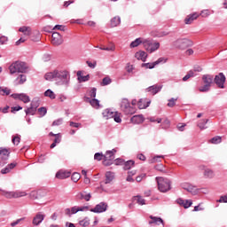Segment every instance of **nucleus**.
Segmentation results:
<instances>
[{
    "mask_svg": "<svg viewBox=\"0 0 227 227\" xmlns=\"http://www.w3.org/2000/svg\"><path fill=\"white\" fill-rule=\"evenodd\" d=\"M156 181L160 192H168V191H171V181H169V179L164 177H156Z\"/></svg>",
    "mask_w": 227,
    "mask_h": 227,
    "instance_id": "nucleus-3",
    "label": "nucleus"
},
{
    "mask_svg": "<svg viewBox=\"0 0 227 227\" xmlns=\"http://www.w3.org/2000/svg\"><path fill=\"white\" fill-rule=\"evenodd\" d=\"M215 82L218 85V88H224V82H226V76L223 73H220L215 77Z\"/></svg>",
    "mask_w": 227,
    "mask_h": 227,
    "instance_id": "nucleus-12",
    "label": "nucleus"
},
{
    "mask_svg": "<svg viewBox=\"0 0 227 227\" xmlns=\"http://www.w3.org/2000/svg\"><path fill=\"white\" fill-rule=\"evenodd\" d=\"M80 226H82V227L90 226V219L84 218L83 220L80 221Z\"/></svg>",
    "mask_w": 227,
    "mask_h": 227,
    "instance_id": "nucleus-46",
    "label": "nucleus"
},
{
    "mask_svg": "<svg viewBox=\"0 0 227 227\" xmlns=\"http://www.w3.org/2000/svg\"><path fill=\"white\" fill-rule=\"evenodd\" d=\"M218 203H227V195L220 197V200H217Z\"/></svg>",
    "mask_w": 227,
    "mask_h": 227,
    "instance_id": "nucleus-63",
    "label": "nucleus"
},
{
    "mask_svg": "<svg viewBox=\"0 0 227 227\" xmlns=\"http://www.w3.org/2000/svg\"><path fill=\"white\" fill-rule=\"evenodd\" d=\"M121 109L125 114H134V113H136V108L130 106V102H129V99L127 98L121 100Z\"/></svg>",
    "mask_w": 227,
    "mask_h": 227,
    "instance_id": "nucleus-8",
    "label": "nucleus"
},
{
    "mask_svg": "<svg viewBox=\"0 0 227 227\" xmlns=\"http://www.w3.org/2000/svg\"><path fill=\"white\" fill-rule=\"evenodd\" d=\"M169 125V120L166 119L161 124V129H168Z\"/></svg>",
    "mask_w": 227,
    "mask_h": 227,
    "instance_id": "nucleus-52",
    "label": "nucleus"
},
{
    "mask_svg": "<svg viewBox=\"0 0 227 227\" xmlns=\"http://www.w3.org/2000/svg\"><path fill=\"white\" fill-rule=\"evenodd\" d=\"M137 59H140L141 61H146V58H148V54L145 51H140L135 54Z\"/></svg>",
    "mask_w": 227,
    "mask_h": 227,
    "instance_id": "nucleus-23",
    "label": "nucleus"
},
{
    "mask_svg": "<svg viewBox=\"0 0 227 227\" xmlns=\"http://www.w3.org/2000/svg\"><path fill=\"white\" fill-rule=\"evenodd\" d=\"M198 17H200V14H198V12L190 14L184 19V23L192 24V22H194V20H196V19H198Z\"/></svg>",
    "mask_w": 227,
    "mask_h": 227,
    "instance_id": "nucleus-20",
    "label": "nucleus"
},
{
    "mask_svg": "<svg viewBox=\"0 0 227 227\" xmlns=\"http://www.w3.org/2000/svg\"><path fill=\"white\" fill-rule=\"evenodd\" d=\"M200 15H201V17H203L204 19H206V17H209V15H210V11H208V10H203V11H201Z\"/></svg>",
    "mask_w": 227,
    "mask_h": 227,
    "instance_id": "nucleus-50",
    "label": "nucleus"
},
{
    "mask_svg": "<svg viewBox=\"0 0 227 227\" xmlns=\"http://www.w3.org/2000/svg\"><path fill=\"white\" fill-rule=\"evenodd\" d=\"M207 123H208V120H201L198 123V127L200 129V130H203V129H207V127H206Z\"/></svg>",
    "mask_w": 227,
    "mask_h": 227,
    "instance_id": "nucleus-41",
    "label": "nucleus"
},
{
    "mask_svg": "<svg viewBox=\"0 0 227 227\" xmlns=\"http://www.w3.org/2000/svg\"><path fill=\"white\" fill-rule=\"evenodd\" d=\"M71 180H73V182L77 183L79 182V180H81V174L74 172L73 173L72 176H71Z\"/></svg>",
    "mask_w": 227,
    "mask_h": 227,
    "instance_id": "nucleus-43",
    "label": "nucleus"
},
{
    "mask_svg": "<svg viewBox=\"0 0 227 227\" xmlns=\"http://www.w3.org/2000/svg\"><path fill=\"white\" fill-rule=\"evenodd\" d=\"M76 199L84 200V201H90L91 200V193H88L87 192H79L76 194Z\"/></svg>",
    "mask_w": 227,
    "mask_h": 227,
    "instance_id": "nucleus-15",
    "label": "nucleus"
},
{
    "mask_svg": "<svg viewBox=\"0 0 227 227\" xmlns=\"http://www.w3.org/2000/svg\"><path fill=\"white\" fill-rule=\"evenodd\" d=\"M19 31L23 33L25 36H30L31 35V27H21Z\"/></svg>",
    "mask_w": 227,
    "mask_h": 227,
    "instance_id": "nucleus-32",
    "label": "nucleus"
},
{
    "mask_svg": "<svg viewBox=\"0 0 227 227\" xmlns=\"http://www.w3.org/2000/svg\"><path fill=\"white\" fill-rule=\"evenodd\" d=\"M12 143H13V145H18L19 143H20V137H14L12 138Z\"/></svg>",
    "mask_w": 227,
    "mask_h": 227,
    "instance_id": "nucleus-62",
    "label": "nucleus"
},
{
    "mask_svg": "<svg viewBox=\"0 0 227 227\" xmlns=\"http://www.w3.org/2000/svg\"><path fill=\"white\" fill-rule=\"evenodd\" d=\"M51 43L53 45H61L63 43V37L58 32L51 35Z\"/></svg>",
    "mask_w": 227,
    "mask_h": 227,
    "instance_id": "nucleus-13",
    "label": "nucleus"
},
{
    "mask_svg": "<svg viewBox=\"0 0 227 227\" xmlns=\"http://www.w3.org/2000/svg\"><path fill=\"white\" fill-rule=\"evenodd\" d=\"M26 114H35L36 113L35 107L33 105H30V107L25 110Z\"/></svg>",
    "mask_w": 227,
    "mask_h": 227,
    "instance_id": "nucleus-44",
    "label": "nucleus"
},
{
    "mask_svg": "<svg viewBox=\"0 0 227 227\" xmlns=\"http://www.w3.org/2000/svg\"><path fill=\"white\" fill-rule=\"evenodd\" d=\"M78 77L79 82H86V81H90V74L82 75V71H78L76 74Z\"/></svg>",
    "mask_w": 227,
    "mask_h": 227,
    "instance_id": "nucleus-24",
    "label": "nucleus"
},
{
    "mask_svg": "<svg viewBox=\"0 0 227 227\" xmlns=\"http://www.w3.org/2000/svg\"><path fill=\"white\" fill-rule=\"evenodd\" d=\"M49 136H53L55 137L53 143L59 145V143H61V134H54L52 132H50Z\"/></svg>",
    "mask_w": 227,
    "mask_h": 227,
    "instance_id": "nucleus-35",
    "label": "nucleus"
},
{
    "mask_svg": "<svg viewBox=\"0 0 227 227\" xmlns=\"http://www.w3.org/2000/svg\"><path fill=\"white\" fill-rule=\"evenodd\" d=\"M106 210H107V203L101 202L96 205L94 208H91L90 212H94V214H102V212H106Z\"/></svg>",
    "mask_w": 227,
    "mask_h": 227,
    "instance_id": "nucleus-10",
    "label": "nucleus"
},
{
    "mask_svg": "<svg viewBox=\"0 0 227 227\" xmlns=\"http://www.w3.org/2000/svg\"><path fill=\"white\" fill-rule=\"evenodd\" d=\"M53 29H58L59 31H65V26L56 25Z\"/></svg>",
    "mask_w": 227,
    "mask_h": 227,
    "instance_id": "nucleus-64",
    "label": "nucleus"
},
{
    "mask_svg": "<svg viewBox=\"0 0 227 227\" xmlns=\"http://www.w3.org/2000/svg\"><path fill=\"white\" fill-rule=\"evenodd\" d=\"M103 158H104V155L100 153H97L94 155L95 160H102Z\"/></svg>",
    "mask_w": 227,
    "mask_h": 227,
    "instance_id": "nucleus-55",
    "label": "nucleus"
},
{
    "mask_svg": "<svg viewBox=\"0 0 227 227\" xmlns=\"http://www.w3.org/2000/svg\"><path fill=\"white\" fill-rule=\"evenodd\" d=\"M150 106V101L145 100V99H139L137 102L138 109H146Z\"/></svg>",
    "mask_w": 227,
    "mask_h": 227,
    "instance_id": "nucleus-28",
    "label": "nucleus"
},
{
    "mask_svg": "<svg viewBox=\"0 0 227 227\" xmlns=\"http://www.w3.org/2000/svg\"><path fill=\"white\" fill-rule=\"evenodd\" d=\"M27 70V65L25 62L19 60L12 62L9 67L11 75H13V74H26Z\"/></svg>",
    "mask_w": 227,
    "mask_h": 227,
    "instance_id": "nucleus-2",
    "label": "nucleus"
},
{
    "mask_svg": "<svg viewBox=\"0 0 227 227\" xmlns=\"http://www.w3.org/2000/svg\"><path fill=\"white\" fill-rule=\"evenodd\" d=\"M63 123V119H58L52 122L53 127L59 126Z\"/></svg>",
    "mask_w": 227,
    "mask_h": 227,
    "instance_id": "nucleus-58",
    "label": "nucleus"
},
{
    "mask_svg": "<svg viewBox=\"0 0 227 227\" xmlns=\"http://www.w3.org/2000/svg\"><path fill=\"white\" fill-rule=\"evenodd\" d=\"M2 195L7 200L17 199V198H24V196H27V192H21V191H15V192H8V191H2Z\"/></svg>",
    "mask_w": 227,
    "mask_h": 227,
    "instance_id": "nucleus-5",
    "label": "nucleus"
},
{
    "mask_svg": "<svg viewBox=\"0 0 227 227\" xmlns=\"http://www.w3.org/2000/svg\"><path fill=\"white\" fill-rule=\"evenodd\" d=\"M44 97H49V98H51V100H54V98H56V94H54L52 90H47L44 92Z\"/></svg>",
    "mask_w": 227,
    "mask_h": 227,
    "instance_id": "nucleus-38",
    "label": "nucleus"
},
{
    "mask_svg": "<svg viewBox=\"0 0 227 227\" xmlns=\"http://www.w3.org/2000/svg\"><path fill=\"white\" fill-rule=\"evenodd\" d=\"M114 153H116V150H113V151H107L105 154V159L106 160H114Z\"/></svg>",
    "mask_w": 227,
    "mask_h": 227,
    "instance_id": "nucleus-29",
    "label": "nucleus"
},
{
    "mask_svg": "<svg viewBox=\"0 0 227 227\" xmlns=\"http://www.w3.org/2000/svg\"><path fill=\"white\" fill-rule=\"evenodd\" d=\"M130 121L131 123L139 125V123H143L144 121L143 115H134L131 117Z\"/></svg>",
    "mask_w": 227,
    "mask_h": 227,
    "instance_id": "nucleus-26",
    "label": "nucleus"
},
{
    "mask_svg": "<svg viewBox=\"0 0 227 227\" xmlns=\"http://www.w3.org/2000/svg\"><path fill=\"white\" fill-rule=\"evenodd\" d=\"M38 113L41 114V116H45V114H47V108L40 107L38 109Z\"/></svg>",
    "mask_w": 227,
    "mask_h": 227,
    "instance_id": "nucleus-54",
    "label": "nucleus"
},
{
    "mask_svg": "<svg viewBox=\"0 0 227 227\" xmlns=\"http://www.w3.org/2000/svg\"><path fill=\"white\" fill-rule=\"evenodd\" d=\"M121 23V19L116 16L111 20V27H116L117 26H120Z\"/></svg>",
    "mask_w": 227,
    "mask_h": 227,
    "instance_id": "nucleus-31",
    "label": "nucleus"
},
{
    "mask_svg": "<svg viewBox=\"0 0 227 227\" xmlns=\"http://www.w3.org/2000/svg\"><path fill=\"white\" fill-rule=\"evenodd\" d=\"M112 80L109 76H106L105 78H103V81L101 82V86H107L109 84H111Z\"/></svg>",
    "mask_w": 227,
    "mask_h": 227,
    "instance_id": "nucleus-45",
    "label": "nucleus"
},
{
    "mask_svg": "<svg viewBox=\"0 0 227 227\" xmlns=\"http://www.w3.org/2000/svg\"><path fill=\"white\" fill-rule=\"evenodd\" d=\"M114 180V173L108 171L106 173L105 184H111Z\"/></svg>",
    "mask_w": 227,
    "mask_h": 227,
    "instance_id": "nucleus-30",
    "label": "nucleus"
},
{
    "mask_svg": "<svg viewBox=\"0 0 227 227\" xmlns=\"http://www.w3.org/2000/svg\"><path fill=\"white\" fill-rule=\"evenodd\" d=\"M90 104L92 106V107H96L97 109L98 107H100V101H98L97 98L90 100Z\"/></svg>",
    "mask_w": 227,
    "mask_h": 227,
    "instance_id": "nucleus-42",
    "label": "nucleus"
},
{
    "mask_svg": "<svg viewBox=\"0 0 227 227\" xmlns=\"http://www.w3.org/2000/svg\"><path fill=\"white\" fill-rule=\"evenodd\" d=\"M145 39L143 37H138L135 41L131 42L129 44L130 49H135V47H139L141 43L145 46Z\"/></svg>",
    "mask_w": 227,
    "mask_h": 227,
    "instance_id": "nucleus-17",
    "label": "nucleus"
},
{
    "mask_svg": "<svg viewBox=\"0 0 227 227\" xmlns=\"http://www.w3.org/2000/svg\"><path fill=\"white\" fill-rule=\"evenodd\" d=\"M70 176V171L67 170H59L56 174V178H59V180H65V178H69Z\"/></svg>",
    "mask_w": 227,
    "mask_h": 227,
    "instance_id": "nucleus-18",
    "label": "nucleus"
},
{
    "mask_svg": "<svg viewBox=\"0 0 227 227\" xmlns=\"http://www.w3.org/2000/svg\"><path fill=\"white\" fill-rule=\"evenodd\" d=\"M202 81L204 82V85L200 87L199 91L202 93L210 91V86H212V82H214V76L210 74H204L202 76Z\"/></svg>",
    "mask_w": 227,
    "mask_h": 227,
    "instance_id": "nucleus-4",
    "label": "nucleus"
},
{
    "mask_svg": "<svg viewBox=\"0 0 227 227\" xmlns=\"http://www.w3.org/2000/svg\"><path fill=\"white\" fill-rule=\"evenodd\" d=\"M31 200H38V192L33 191L29 194Z\"/></svg>",
    "mask_w": 227,
    "mask_h": 227,
    "instance_id": "nucleus-49",
    "label": "nucleus"
},
{
    "mask_svg": "<svg viewBox=\"0 0 227 227\" xmlns=\"http://www.w3.org/2000/svg\"><path fill=\"white\" fill-rule=\"evenodd\" d=\"M131 168H134V160H128L124 163V167L123 168L125 170H129Z\"/></svg>",
    "mask_w": 227,
    "mask_h": 227,
    "instance_id": "nucleus-39",
    "label": "nucleus"
},
{
    "mask_svg": "<svg viewBox=\"0 0 227 227\" xmlns=\"http://www.w3.org/2000/svg\"><path fill=\"white\" fill-rule=\"evenodd\" d=\"M166 61H168V59H165V58H160L158 59L156 61H154V65H160V63H166Z\"/></svg>",
    "mask_w": 227,
    "mask_h": 227,
    "instance_id": "nucleus-56",
    "label": "nucleus"
},
{
    "mask_svg": "<svg viewBox=\"0 0 227 227\" xmlns=\"http://www.w3.org/2000/svg\"><path fill=\"white\" fill-rule=\"evenodd\" d=\"M44 219H45V215H43L42 212H39L34 217L32 221V224H34V226H38L41 223H43Z\"/></svg>",
    "mask_w": 227,
    "mask_h": 227,
    "instance_id": "nucleus-14",
    "label": "nucleus"
},
{
    "mask_svg": "<svg viewBox=\"0 0 227 227\" xmlns=\"http://www.w3.org/2000/svg\"><path fill=\"white\" fill-rule=\"evenodd\" d=\"M112 118H114L116 123H121V114L115 112Z\"/></svg>",
    "mask_w": 227,
    "mask_h": 227,
    "instance_id": "nucleus-37",
    "label": "nucleus"
},
{
    "mask_svg": "<svg viewBox=\"0 0 227 227\" xmlns=\"http://www.w3.org/2000/svg\"><path fill=\"white\" fill-rule=\"evenodd\" d=\"M0 155L2 160H8V157H10V152L7 149L0 148Z\"/></svg>",
    "mask_w": 227,
    "mask_h": 227,
    "instance_id": "nucleus-27",
    "label": "nucleus"
},
{
    "mask_svg": "<svg viewBox=\"0 0 227 227\" xmlns=\"http://www.w3.org/2000/svg\"><path fill=\"white\" fill-rule=\"evenodd\" d=\"M150 219H152V221L149 222V224H164V221L160 217L151 215Z\"/></svg>",
    "mask_w": 227,
    "mask_h": 227,
    "instance_id": "nucleus-21",
    "label": "nucleus"
},
{
    "mask_svg": "<svg viewBox=\"0 0 227 227\" xmlns=\"http://www.w3.org/2000/svg\"><path fill=\"white\" fill-rule=\"evenodd\" d=\"M144 178H146V174H141L138 176H137L136 181L137 182H143Z\"/></svg>",
    "mask_w": 227,
    "mask_h": 227,
    "instance_id": "nucleus-57",
    "label": "nucleus"
},
{
    "mask_svg": "<svg viewBox=\"0 0 227 227\" xmlns=\"http://www.w3.org/2000/svg\"><path fill=\"white\" fill-rule=\"evenodd\" d=\"M173 47L184 51L191 46V41L187 38H179L172 43Z\"/></svg>",
    "mask_w": 227,
    "mask_h": 227,
    "instance_id": "nucleus-7",
    "label": "nucleus"
},
{
    "mask_svg": "<svg viewBox=\"0 0 227 227\" xmlns=\"http://www.w3.org/2000/svg\"><path fill=\"white\" fill-rule=\"evenodd\" d=\"M133 200L137 201L138 205H146V200L143 199V197H141L140 195L135 196Z\"/></svg>",
    "mask_w": 227,
    "mask_h": 227,
    "instance_id": "nucleus-34",
    "label": "nucleus"
},
{
    "mask_svg": "<svg viewBox=\"0 0 227 227\" xmlns=\"http://www.w3.org/2000/svg\"><path fill=\"white\" fill-rule=\"evenodd\" d=\"M69 125H70V127H74V129H79V127H81V123L74 122V121H70Z\"/></svg>",
    "mask_w": 227,
    "mask_h": 227,
    "instance_id": "nucleus-59",
    "label": "nucleus"
},
{
    "mask_svg": "<svg viewBox=\"0 0 227 227\" xmlns=\"http://www.w3.org/2000/svg\"><path fill=\"white\" fill-rule=\"evenodd\" d=\"M176 99L175 98L169 99L168 103V107H175V106L176 104Z\"/></svg>",
    "mask_w": 227,
    "mask_h": 227,
    "instance_id": "nucleus-53",
    "label": "nucleus"
},
{
    "mask_svg": "<svg viewBox=\"0 0 227 227\" xmlns=\"http://www.w3.org/2000/svg\"><path fill=\"white\" fill-rule=\"evenodd\" d=\"M44 79L46 81H55L58 86H68L70 84V73L65 69H55L52 72L46 73Z\"/></svg>",
    "mask_w": 227,
    "mask_h": 227,
    "instance_id": "nucleus-1",
    "label": "nucleus"
},
{
    "mask_svg": "<svg viewBox=\"0 0 227 227\" xmlns=\"http://www.w3.org/2000/svg\"><path fill=\"white\" fill-rule=\"evenodd\" d=\"M17 166V163H11L7 165L4 168H2L1 173L2 175H7V173H10L12 169H13Z\"/></svg>",
    "mask_w": 227,
    "mask_h": 227,
    "instance_id": "nucleus-25",
    "label": "nucleus"
},
{
    "mask_svg": "<svg viewBox=\"0 0 227 227\" xmlns=\"http://www.w3.org/2000/svg\"><path fill=\"white\" fill-rule=\"evenodd\" d=\"M11 97L16 100H21L24 104H29V102H31V98L26 93H14L12 94Z\"/></svg>",
    "mask_w": 227,
    "mask_h": 227,
    "instance_id": "nucleus-9",
    "label": "nucleus"
},
{
    "mask_svg": "<svg viewBox=\"0 0 227 227\" xmlns=\"http://www.w3.org/2000/svg\"><path fill=\"white\" fill-rule=\"evenodd\" d=\"M26 81H27V78L25 74H20L16 80L15 82L16 84H24V82H26Z\"/></svg>",
    "mask_w": 227,
    "mask_h": 227,
    "instance_id": "nucleus-33",
    "label": "nucleus"
},
{
    "mask_svg": "<svg viewBox=\"0 0 227 227\" xmlns=\"http://www.w3.org/2000/svg\"><path fill=\"white\" fill-rule=\"evenodd\" d=\"M192 200H184V208H189V207H192Z\"/></svg>",
    "mask_w": 227,
    "mask_h": 227,
    "instance_id": "nucleus-51",
    "label": "nucleus"
},
{
    "mask_svg": "<svg viewBox=\"0 0 227 227\" xmlns=\"http://www.w3.org/2000/svg\"><path fill=\"white\" fill-rule=\"evenodd\" d=\"M182 188L184 189V191L191 192V194H192V196H196V194H198V188H196V186H194L189 183H184L182 184Z\"/></svg>",
    "mask_w": 227,
    "mask_h": 227,
    "instance_id": "nucleus-11",
    "label": "nucleus"
},
{
    "mask_svg": "<svg viewBox=\"0 0 227 227\" xmlns=\"http://www.w3.org/2000/svg\"><path fill=\"white\" fill-rule=\"evenodd\" d=\"M90 96L91 97V98H95V97H97V88L91 89Z\"/></svg>",
    "mask_w": 227,
    "mask_h": 227,
    "instance_id": "nucleus-60",
    "label": "nucleus"
},
{
    "mask_svg": "<svg viewBox=\"0 0 227 227\" xmlns=\"http://www.w3.org/2000/svg\"><path fill=\"white\" fill-rule=\"evenodd\" d=\"M200 169H204V176L205 178H214V176H215V174L214 173V170L210 169V168H205L204 166H200Z\"/></svg>",
    "mask_w": 227,
    "mask_h": 227,
    "instance_id": "nucleus-19",
    "label": "nucleus"
},
{
    "mask_svg": "<svg viewBox=\"0 0 227 227\" xmlns=\"http://www.w3.org/2000/svg\"><path fill=\"white\" fill-rule=\"evenodd\" d=\"M162 90V86H159V85H153L150 86L146 89V91L148 93H151V95H157V93H159V91H160Z\"/></svg>",
    "mask_w": 227,
    "mask_h": 227,
    "instance_id": "nucleus-16",
    "label": "nucleus"
},
{
    "mask_svg": "<svg viewBox=\"0 0 227 227\" xmlns=\"http://www.w3.org/2000/svg\"><path fill=\"white\" fill-rule=\"evenodd\" d=\"M142 67H144L145 68H150V69H152V68H155V67H157V66H156L155 62H153V63H145V64H142Z\"/></svg>",
    "mask_w": 227,
    "mask_h": 227,
    "instance_id": "nucleus-47",
    "label": "nucleus"
},
{
    "mask_svg": "<svg viewBox=\"0 0 227 227\" xmlns=\"http://www.w3.org/2000/svg\"><path fill=\"white\" fill-rule=\"evenodd\" d=\"M7 43L8 37H6L5 35L0 36V45H6Z\"/></svg>",
    "mask_w": 227,
    "mask_h": 227,
    "instance_id": "nucleus-48",
    "label": "nucleus"
},
{
    "mask_svg": "<svg viewBox=\"0 0 227 227\" xmlns=\"http://www.w3.org/2000/svg\"><path fill=\"white\" fill-rule=\"evenodd\" d=\"M222 141L223 138L219 136H216L210 139V143H212V145H219V143H221Z\"/></svg>",
    "mask_w": 227,
    "mask_h": 227,
    "instance_id": "nucleus-40",
    "label": "nucleus"
},
{
    "mask_svg": "<svg viewBox=\"0 0 227 227\" xmlns=\"http://www.w3.org/2000/svg\"><path fill=\"white\" fill-rule=\"evenodd\" d=\"M160 47V43L157 42H153L150 39H145V42H144V48L147 52H155V51H158V49Z\"/></svg>",
    "mask_w": 227,
    "mask_h": 227,
    "instance_id": "nucleus-6",
    "label": "nucleus"
},
{
    "mask_svg": "<svg viewBox=\"0 0 227 227\" xmlns=\"http://www.w3.org/2000/svg\"><path fill=\"white\" fill-rule=\"evenodd\" d=\"M12 93V90H10L8 87H0V95H10Z\"/></svg>",
    "mask_w": 227,
    "mask_h": 227,
    "instance_id": "nucleus-36",
    "label": "nucleus"
},
{
    "mask_svg": "<svg viewBox=\"0 0 227 227\" xmlns=\"http://www.w3.org/2000/svg\"><path fill=\"white\" fill-rule=\"evenodd\" d=\"M149 121H152V122L157 121L158 123H161L162 122V119H160V118L155 119V117H150Z\"/></svg>",
    "mask_w": 227,
    "mask_h": 227,
    "instance_id": "nucleus-61",
    "label": "nucleus"
},
{
    "mask_svg": "<svg viewBox=\"0 0 227 227\" xmlns=\"http://www.w3.org/2000/svg\"><path fill=\"white\" fill-rule=\"evenodd\" d=\"M114 113L115 112H113V110L111 109H105L102 114L105 120H110V118H113L114 116Z\"/></svg>",
    "mask_w": 227,
    "mask_h": 227,
    "instance_id": "nucleus-22",
    "label": "nucleus"
}]
</instances>
